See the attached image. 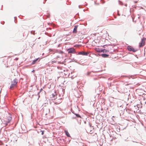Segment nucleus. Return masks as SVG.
<instances>
[{
  "label": "nucleus",
  "instance_id": "50",
  "mask_svg": "<svg viewBox=\"0 0 146 146\" xmlns=\"http://www.w3.org/2000/svg\"><path fill=\"white\" fill-rule=\"evenodd\" d=\"M96 125V126H97V127H98V126L97 125Z\"/></svg>",
  "mask_w": 146,
  "mask_h": 146
},
{
  "label": "nucleus",
  "instance_id": "46",
  "mask_svg": "<svg viewBox=\"0 0 146 146\" xmlns=\"http://www.w3.org/2000/svg\"><path fill=\"white\" fill-rule=\"evenodd\" d=\"M125 6L126 7H127V4H125Z\"/></svg>",
  "mask_w": 146,
  "mask_h": 146
},
{
  "label": "nucleus",
  "instance_id": "18",
  "mask_svg": "<svg viewBox=\"0 0 146 146\" xmlns=\"http://www.w3.org/2000/svg\"><path fill=\"white\" fill-rule=\"evenodd\" d=\"M44 131L43 130H41L40 129L39 130V131H38V133H40V132H41V134L42 135H43L44 134Z\"/></svg>",
  "mask_w": 146,
  "mask_h": 146
},
{
  "label": "nucleus",
  "instance_id": "48",
  "mask_svg": "<svg viewBox=\"0 0 146 146\" xmlns=\"http://www.w3.org/2000/svg\"><path fill=\"white\" fill-rule=\"evenodd\" d=\"M4 23H5L4 22H3V23H2V24L3 25L4 24Z\"/></svg>",
  "mask_w": 146,
  "mask_h": 146
},
{
  "label": "nucleus",
  "instance_id": "6",
  "mask_svg": "<svg viewBox=\"0 0 146 146\" xmlns=\"http://www.w3.org/2000/svg\"><path fill=\"white\" fill-rule=\"evenodd\" d=\"M74 114L76 115L75 117H76V118H79V119H77V120L78 123L80 124V122L79 121V120L80 121V120L82 118L80 114H79L78 113H77L76 112Z\"/></svg>",
  "mask_w": 146,
  "mask_h": 146
},
{
  "label": "nucleus",
  "instance_id": "5",
  "mask_svg": "<svg viewBox=\"0 0 146 146\" xmlns=\"http://www.w3.org/2000/svg\"><path fill=\"white\" fill-rule=\"evenodd\" d=\"M68 53L74 54L75 53V51L74 48L72 47H70L66 49Z\"/></svg>",
  "mask_w": 146,
  "mask_h": 146
},
{
  "label": "nucleus",
  "instance_id": "15",
  "mask_svg": "<svg viewBox=\"0 0 146 146\" xmlns=\"http://www.w3.org/2000/svg\"><path fill=\"white\" fill-rule=\"evenodd\" d=\"M84 123L85 124H87L89 125V127H95V126L94 125L93 126H92V124L89 121H84Z\"/></svg>",
  "mask_w": 146,
  "mask_h": 146
},
{
  "label": "nucleus",
  "instance_id": "36",
  "mask_svg": "<svg viewBox=\"0 0 146 146\" xmlns=\"http://www.w3.org/2000/svg\"><path fill=\"white\" fill-rule=\"evenodd\" d=\"M60 52V50H56V52L59 53V52Z\"/></svg>",
  "mask_w": 146,
  "mask_h": 146
},
{
  "label": "nucleus",
  "instance_id": "54",
  "mask_svg": "<svg viewBox=\"0 0 146 146\" xmlns=\"http://www.w3.org/2000/svg\"><path fill=\"white\" fill-rule=\"evenodd\" d=\"M34 128H36V127H34Z\"/></svg>",
  "mask_w": 146,
  "mask_h": 146
},
{
  "label": "nucleus",
  "instance_id": "4",
  "mask_svg": "<svg viewBox=\"0 0 146 146\" xmlns=\"http://www.w3.org/2000/svg\"><path fill=\"white\" fill-rule=\"evenodd\" d=\"M97 51L99 53H101L102 52L103 53H106L108 51H109L108 50H107V49H102L100 48H98L97 49Z\"/></svg>",
  "mask_w": 146,
  "mask_h": 146
},
{
  "label": "nucleus",
  "instance_id": "12",
  "mask_svg": "<svg viewBox=\"0 0 146 146\" xmlns=\"http://www.w3.org/2000/svg\"><path fill=\"white\" fill-rule=\"evenodd\" d=\"M40 60V59L39 58L35 59L34 60H33V61L31 63V64H35L37 62V61H39Z\"/></svg>",
  "mask_w": 146,
  "mask_h": 146
},
{
  "label": "nucleus",
  "instance_id": "34",
  "mask_svg": "<svg viewBox=\"0 0 146 146\" xmlns=\"http://www.w3.org/2000/svg\"><path fill=\"white\" fill-rule=\"evenodd\" d=\"M120 128H117V131L118 132H119L120 131Z\"/></svg>",
  "mask_w": 146,
  "mask_h": 146
},
{
  "label": "nucleus",
  "instance_id": "43",
  "mask_svg": "<svg viewBox=\"0 0 146 146\" xmlns=\"http://www.w3.org/2000/svg\"><path fill=\"white\" fill-rule=\"evenodd\" d=\"M109 84H110V86H109V87H111V83H109Z\"/></svg>",
  "mask_w": 146,
  "mask_h": 146
},
{
  "label": "nucleus",
  "instance_id": "1",
  "mask_svg": "<svg viewBox=\"0 0 146 146\" xmlns=\"http://www.w3.org/2000/svg\"><path fill=\"white\" fill-rule=\"evenodd\" d=\"M9 116L7 117V118L5 119L6 125H8V123H10L12 119V115L9 113Z\"/></svg>",
  "mask_w": 146,
  "mask_h": 146
},
{
  "label": "nucleus",
  "instance_id": "45",
  "mask_svg": "<svg viewBox=\"0 0 146 146\" xmlns=\"http://www.w3.org/2000/svg\"><path fill=\"white\" fill-rule=\"evenodd\" d=\"M60 58V57L59 56H57V58Z\"/></svg>",
  "mask_w": 146,
  "mask_h": 146
},
{
  "label": "nucleus",
  "instance_id": "38",
  "mask_svg": "<svg viewBox=\"0 0 146 146\" xmlns=\"http://www.w3.org/2000/svg\"><path fill=\"white\" fill-rule=\"evenodd\" d=\"M54 104H55L57 105L58 104V103L57 102H55Z\"/></svg>",
  "mask_w": 146,
  "mask_h": 146
},
{
  "label": "nucleus",
  "instance_id": "57",
  "mask_svg": "<svg viewBox=\"0 0 146 146\" xmlns=\"http://www.w3.org/2000/svg\"><path fill=\"white\" fill-rule=\"evenodd\" d=\"M110 128H109V130H110Z\"/></svg>",
  "mask_w": 146,
  "mask_h": 146
},
{
  "label": "nucleus",
  "instance_id": "58",
  "mask_svg": "<svg viewBox=\"0 0 146 146\" xmlns=\"http://www.w3.org/2000/svg\"><path fill=\"white\" fill-rule=\"evenodd\" d=\"M125 141H126V139H125Z\"/></svg>",
  "mask_w": 146,
  "mask_h": 146
},
{
  "label": "nucleus",
  "instance_id": "22",
  "mask_svg": "<svg viewBox=\"0 0 146 146\" xmlns=\"http://www.w3.org/2000/svg\"><path fill=\"white\" fill-rule=\"evenodd\" d=\"M16 85L12 83V82H11V83L10 86V88H11L12 87L15 86Z\"/></svg>",
  "mask_w": 146,
  "mask_h": 146
},
{
  "label": "nucleus",
  "instance_id": "23",
  "mask_svg": "<svg viewBox=\"0 0 146 146\" xmlns=\"http://www.w3.org/2000/svg\"><path fill=\"white\" fill-rule=\"evenodd\" d=\"M79 17V14L78 13H77L76 14L75 16H74V17L76 18V19L77 18H78Z\"/></svg>",
  "mask_w": 146,
  "mask_h": 146
},
{
  "label": "nucleus",
  "instance_id": "16",
  "mask_svg": "<svg viewBox=\"0 0 146 146\" xmlns=\"http://www.w3.org/2000/svg\"><path fill=\"white\" fill-rule=\"evenodd\" d=\"M93 139L95 142H97V136L96 134L93 135Z\"/></svg>",
  "mask_w": 146,
  "mask_h": 146
},
{
  "label": "nucleus",
  "instance_id": "51",
  "mask_svg": "<svg viewBox=\"0 0 146 146\" xmlns=\"http://www.w3.org/2000/svg\"><path fill=\"white\" fill-rule=\"evenodd\" d=\"M135 142L136 143H139L138 142Z\"/></svg>",
  "mask_w": 146,
  "mask_h": 146
},
{
  "label": "nucleus",
  "instance_id": "29",
  "mask_svg": "<svg viewBox=\"0 0 146 146\" xmlns=\"http://www.w3.org/2000/svg\"><path fill=\"white\" fill-rule=\"evenodd\" d=\"M64 53V52L63 51L60 50V52H59V53L60 54H63Z\"/></svg>",
  "mask_w": 146,
  "mask_h": 146
},
{
  "label": "nucleus",
  "instance_id": "25",
  "mask_svg": "<svg viewBox=\"0 0 146 146\" xmlns=\"http://www.w3.org/2000/svg\"><path fill=\"white\" fill-rule=\"evenodd\" d=\"M35 31H31V34H33V35H34L35 34Z\"/></svg>",
  "mask_w": 146,
  "mask_h": 146
},
{
  "label": "nucleus",
  "instance_id": "27",
  "mask_svg": "<svg viewBox=\"0 0 146 146\" xmlns=\"http://www.w3.org/2000/svg\"><path fill=\"white\" fill-rule=\"evenodd\" d=\"M6 128H1L0 131H1L2 129H3V130L5 131H6L7 132V131L6 130Z\"/></svg>",
  "mask_w": 146,
  "mask_h": 146
},
{
  "label": "nucleus",
  "instance_id": "31",
  "mask_svg": "<svg viewBox=\"0 0 146 146\" xmlns=\"http://www.w3.org/2000/svg\"><path fill=\"white\" fill-rule=\"evenodd\" d=\"M53 100H54L56 99L57 98V96L56 95H55L54 97H53Z\"/></svg>",
  "mask_w": 146,
  "mask_h": 146
},
{
  "label": "nucleus",
  "instance_id": "49",
  "mask_svg": "<svg viewBox=\"0 0 146 146\" xmlns=\"http://www.w3.org/2000/svg\"><path fill=\"white\" fill-rule=\"evenodd\" d=\"M80 5H79V6H78V7H79V8H80Z\"/></svg>",
  "mask_w": 146,
  "mask_h": 146
},
{
  "label": "nucleus",
  "instance_id": "3",
  "mask_svg": "<svg viewBox=\"0 0 146 146\" xmlns=\"http://www.w3.org/2000/svg\"><path fill=\"white\" fill-rule=\"evenodd\" d=\"M146 39L145 38H143L141 39V42L139 43V47H142L145 45Z\"/></svg>",
  "mask_w": 146,
  "mask_h": 146
},
{
  "label": "nucleus",
  "instance_id": "53",
  "mask_svg": "<svg viewBox=\"0 0 146 146\" xmlns=\"http://www.w3.org/2000/svg\"><path fill=\"white\" fill-rule=\"evenodd\" d=\"M145 52L144 54L145 55Z\"/></svg>",
  "mask_w": 146,
  "mask_h": 146
},
{
  "label": "nucleus",
  "instance_id": "28",
  "mask_svg": "<svg viewBox=\"0 0 146 146\" xmlns=\"http://www.w3.org/2000/svg\"><path fill=\"white\" fill-rule=\"evenodd\" d=\"M52 97L53 98V97H54L55 95H57V94L55 93L54 94L52 93Z\"/></svg>",
  "mask_w": 146,
  "mask_h": 146
},
{
  "label": "nucleus",
  "instance_id": "33",
  "mask_svg": "<svg viewBox=\"0 0 146 146\" xmlns=\"http://www.w3.org/2000/svg\"><path fill=\"white\" fill-rule=\"evenodd\" d=\"M72 119H76V117H74V116H73V117H72Z\"/></svg>",
  "mask_w": 146,
  "mask_h": 146
},
{
  "label": "nucleus",
  "instance_id": "13",
  "mask_svg": "<svg viewBox=\"0 0 146 146\" xmlns=\"http://www.w3.org/2000/svg\"><path fill=\"white\" fill-rule=\"evenodd\" d=\"M100 56H101L102 57L104 58H107L109 56V55L105 53L100 54Z\"/></svg>",
  "mask_w": 146,
  "mask_h": 146
},
{
  "label": "nucleus",
  "instance_id": "56",
  "mask_svg": "<svg viewBox=\"0 0 146 146\" xmlns=\"http://www.w3.org/2000/svg\"><path fill=\"white\" fill-rule=\"evenodd\" d=\"M40 38V37H39V38H39H39Z\"/></svg>",
  "mask_w": 146,
  "mask_h": 146
},
{
  "label": "nucleus",
  "instance_id": "35",
  "mask_svg": "<svg viewBox=\"0 0 146 146\" xmlns=\"http://www.w3.org/2000/svg\"><path fill=\"white\" fill-rule=\"evenodd\" d=\"M14 18L15 19L14 21H15V23H17V22L15 21V19H16V18H17V17H14Z\"/></svg>",
  "mask_w": 146,
  "mask_h": 146
},
{
  "label": "nucleus",
  "instance_id": "44",
  "mask_svg": "<svg viewBox=\"0 0 146 146\" xmlns=\"http://www.w3.org/2000/svg\"><path fill=\"white\" fill-rule=\"evenodd\" d=\"M16 123H15L14 124V125H15V126H13V128H14V127H15V125H16Z\"/></svg>",
  "mask_w": 146,
  "mask_h": 146
},
{
  "label": "nucleus",
  "instance_id": "41",
  "mask_svg": "<svg viewBox=\"0 0 146 146\" xmlns=\"http://www.w3.org/2000/svg\"><path fill=\"white\" fill-rule=\"evenodd\" d=\"M18 58H15V60H18Z\"/></svg>",
  "mask_w": 146,
  "mask_h": 146
},
{
  "label": "nucleus",
  "instance_id": "32",
  "mask_svg": "<svg viewBox=\"0 0 146 146\" xmlns=\"http://www.w3.org/2000/svg\"><path fill=\"white\" fill-rule=\"evenodd\" d=\"M40 92H38L37 93V95L38 96V98L40 97V95H39V94H40Z\"/></svg>",
  "mask_w": 146,
  "mask_h": 146
},
{
  "label": "nucleus",
  "instance_id": "2",
  "mask_svg": "<svg viewBox=\"0 0 146 146\" xmlns=\"http://www.w3.org/2000/svg\"><path fill=\"white\" fill-rule=\"evenodd\" d=\"M127 48L128 51L130 52H136L138 50V49L137 48H135L131 47L130 45L127 46Z\"/></svg>",
  "mask_w": 146,
  "mask_h": 146
},
{
  "label": "nucleus",
  "instance_id": "10",
  "mask_svg": "<svg viewBox=\"0 0 146 146\" xmlns=\"http://www.w3.org/2000/svg\"><path fill=\"white\" fill-rule=\"evenodd\" d=\"M89 53L87 52H84L83 51L80 52H78V54L84 56H88Z\"/></svg>",
  "mask_w": 146,
  "mask_h": 146
},
{
  "label": "nucleus",
  "instance_id": "17",
  "mask_svg": "<svg viewBox=\"0 0 146 146\" xmlns=\"http://www.w3.org/2000/svg\"><path fill=\"white\" fill-rule=\"evenodd\" d=\"M12 82L15 85H16V84L18 83V80L17 78H15V79H14V80H13Z\"/></svg>",
  "mask_w": 146,
  "mask_h": 146
},
{
  "label": "nucleus",
  "instance_id": "7",
  "mask_svg": "<svg viewBox=\"0 0 146 146\" xmlns=\"http://www.w3.org/2000/svg\"><path fill=\"white\" fill-rule=\"evenodd\" d=\"M19 133H25L27 131V128H19Z\"/></svg>",
  "mask_w": 146,
  "mask_h": 146
},
{
  "label": "nucleus",
  "instance_id": "55",
  "mask_svg": "<svg viewBox=\"0 0 146 146\" xmlns=\"http://www.w3.org/2000/svg\"><path fill=\"white\" fill-rule=\"evenodd\" d=\"M60 45V44H59V45H58V46H59Z\"/></svg>",
  "mask_w": 146,
  "mask_h": 146
},
{
  "label": "nucleus",
  "instance_id": "42",
  "mask_svg": "<svg viewBox=\"0 0 146 146\" xmlns=\"http://www.w3.org/2000/svg\"><path fill=\"white\" fill-rule=\"evenodd\" d=\"M114 127H115V128H118V126H114Z\"/></svg>",
  "mask_w": 146,
  "mask_h": 146
},
{
  "label": "nucleus",
  "instance_id": "30",
  "mask_svg": "<svg viewBox=\"0 0 146 146\" xmlns=\"http://www.w3.org/2000/svg\"><path fill=\"white\" fill-rule=\"evenodd\" d=\"M91 72H87V76H89L90 75V74H91Z\"/></svg>",
  "mask_w": 146,
  "mask_h": 146
},
{
  "label": "nucleus",
  "instance_id": "8",
  "mask_svg": "<svg viewBox=\"0 0 146 146\" xmlns=\"http://www.w3.org/2000/svg\"><path fill=\"white\" fill-rule=\"evenodd\" d=\"M94 129V128H86L85 130L87 133L92 134L94 131L93 129Z\"/></svg>",
  "mask_w": 146,
  "mask_h": 146
},
{
  "label": "nucleus",
  "instance_id": "47",
  "mask_svg": "<svg viewBox=\"0 0 146 146\" xmlns=\"http://www.w3.org/2000/svg\"><path fill=\"white\" fill-rule=\"evenodd\" d=\"M134 2H135V3H137V1H135Z\"/></svg>",
  "mask_w": 146,
  "mask_h": 146
},
{
  "label": "nucleus",
  "instance_id": "26",
  "mask_svg": "<svg viewBox=\"0 0 146 146\" xmlns=\"http://www.w3.org/2000/svg\"><path fill=\"white\" fill-rule=\"evenodd\" d=\"M71 112L73 113L74 114L76 113L73 110H72V109H71Z\"/></svg>",
  "mask_w": 146,
  "mask_h": 146
},
{
  "label": "nucleus",
  "instance_id": "40",
  "mask_svg": "<svg viewBox=\"0 0 146 146\" xmlns=\"http://www.w3.org/2000/svg\"><path fill=\"white\" fill-rule=\"evenodd\" d=\"M44 0L45 1V2L43 1V3L44 4V3H45V2H46V1L47 0Z\"/></svg>",
  "mask_w": 146,
  "mask_h": 146
},
{
  "label": "nucleus",
  "instance_id": "37",
  "mask_svg": "<svg viewBox=\"0 0 146 146\" xmlns=\"http://www.w3.org/2000/svg\"><path fill=\"white\" fill-rule=\"evenodd\" d=\"M42 90H43V89H42V88H41V89L40 90V91H39V92H41V91H42Z\"/></svg>",
  "mask_w": 146,
  "mask_h": 146
},
{
  "label": "nucleus",
  "instance_id": "11",
  "mask_svg": "<svg viewBox=\"0 0 146 146\" xmlns=\"http://www.w3.org/2000/svg\"><path fill=\"white\" fill-rule=\"evenodd\" d=\"M78 27V25H76L74 26L73 30L72 31V33L74 34L76 33L77 32V29Z\"/></svg>",
  "mask_w": 146,
  "mask_h": 146
},
{
  "label": "nucleus",
  "instance_id": "21",
  "mask_svg": "<svg viewBox=\"0 0 146 146\" xmlns=\"http://www.w3.org/2000/svg\"><path fill=\"white\" fill-rule=\"evenodd\" d=\"M110 44H105V45H104L102 47L103 48H106L107 47V46H110Z\"/></svg>",
  "mask_w": 146,
  "mask_h": 146
},
{
  "label": "nucleus",
  "instance_id": "39",
  "mask_svg": "<svg viewBox=\"0 0 146 146\" xmlns=\"http://www.w3.org/2000/svg\"><path fill=\"white\" fill-rule=\"evenodd\" d=\"M35 70H32V71H31V72H35Z\"/></svg>",
  "mask_w": 146,
  "mask_h": 146
},
{
  "label": "nucleus",
  "instance_id": "24",
  "mask_svg": "<svg viewBox=\"0 0 146 146\" xmlns=\"http://www.w3.org/2000/svg\"><path fill=\"white\" fill-rule=\"evenodd\" d=\"M119 4L121 5H123V3L120 0L118 1Z\"/></svg>",
  "mask_w": 146,
  "mask_h": 146
},
{
  "label": "nucleus",
  "instance_id": "14",
  "mask_svg": "<svg viewBox=\"0 0 146 146\" xmlns=\"http://www.w3.org/2000/svg\"><path fill=\"white\" fill-rule=\"evenodd\" d=\"M64 133L68 137H71L70 134H69L68 131L66 129L64 130Z\"/></svg>",
  "mask_w": 146,
  "mask_h": 146
},
{
  "label": "nucleus",
  "instance_id": "20",
  "mask_svg": "<svg viewBox=\"0 0 146 146\" xmlns=\"http://www.w3.org/2000/svg\"><path fill=\"white\" fill-rule=\"evenodd\" d=\"M115 51V49H111L110 50V51H108V52H109L110 53L113 54V52Z\"/></svg>",
  "mask_w": 146,
  "mask_h": 146
},
{
  "label": "nucleus",
  "instance_id": "19",
  "mask_svg": "<svg viewBox=\"0 0 146 146\" xmlns=\"http://www.w3.org/2000/svg\"><path fill=\"white\" fill-rule=\"evenodd\" d=\"M71 61H70V62H77V60H76L74 59V58H73L72 59H71Z\"/></svg>",
  "mask_w": 146,
  "mask_h": 146
},
{
  "label": "nucleus",
  "instance_id": "52",
  "mask_svg": "<svg viewBox=\"0 0 146 146\" xmlns=\"http://www.w3.org/2000/svg\"><path fill=\"white\" fill-rule=\"evenodd\" d=\"M20 79H22V80H23V79H22V78H20Z\"/></svg>",
  "mask_w": 146,
  "mask_h": 146
},
{
  "label": "nucleus",
  "instance_id": "9",
  "mask_svg": "<svg viewBox=\"0 0 146 146\" xmlns=\"http://www.w3.org/2000/svg\"><path fill=\"white\" fill-rule=\"evenodd\" d=\"M110 44V46H107V47L106 48L107 50H108L109 51H110V50L111 49H113V46H115V45L114 44Z\"/></svg>",
  "mask_w": 146,
  "mask_h": 146
}]
</instances>
